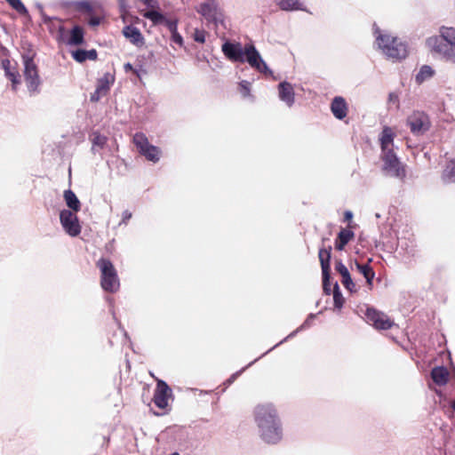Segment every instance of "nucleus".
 I'll return each mask as SVG.
<instances>
[{
	"label": "nucleus",
	"mask_w": 455,
	"mask_h": 455,
	"mask_svg": "<svg viewBox=\"0 0 455 455\" xmlns=\"http://www.w3.org/2000/svg\"><path fill=\"white\" fill-rule=\"evenodd\" d=\"M254 418L263 441L275 444L282 439L281 422L272 404L258 405L254 410Z\"/></svg>",
	"instance_id": "nucleus-1"
},
{
	"label": "nucleus",
	"mask_w": 455,
	"mask_h": 455,
	"mask_svg": "<svg viewBox=\"0 0 455 455\" xmlns=\"http://www.w3.org/2000/svg\"><path fill=\"white\" fill-rule=\"evenodd\" d=\"M221 50L224 55L231 61L241 63L247 61L251 67L260 73L272 75V71L267 68L253 44H245L244 48H243L239 43L232 44L226 42L222 44Z\"/></svg>",
	"instance_id": "nucleus-2"
},
{
	"label": "nucleus",
	"mask_w": 455,
	"mask_h": 455,
	"mask_svg": "<svg viewBox=\"0 0 455 455\" xmlns=\"http://www.w3.org/2000/svg\"><path fill=\"white\" fill-rule=\"evenodd\" d=\"M427 45L432 52L455 62V28H441L439 35L427 38Z\"/></svg>",
	"instance_id": "nucleus-3"
},
{
	"label": "nucleus",
	"mask_w": 455,
	"mask_h": 455,
	"mask_svg": "<svg viewBox=\"0 0 455 455\" xmlns=\"http://www.w3.org/2000/svg\"><path fill=\"white\" fill-rule=\"evenodd\" d=\"M100 270V285L105 291L116 292L120 286L116 269L108 259L101 258L96 262Z\"/></svg>",
	"instance_id": "nucleus-4"
},
{
	"label": "nucleus",
	"mask_w": 455,
	"mask_h": 455,
	"mask_svg": "<svg viewBox=\"0 0 455 455\" xmlns=\"http://www.w3.org/2000/svg\"><path fill=\"white\" fill-rule=\"evenodd\" d=\"M378 44L383 52L391 59L403 60L408 54L407 45L399 38L387 34L379 35Z\"/></svg>",
	"instance_id": "nucleus-5"
},
{
	"label": "nucleus",
	"mask_w": 455,
	"mask_h": 455,
	"mask_svg": "<svg viewBox=\"0 0 455 455\" xmlns=\"http://www.w3.org/2000/svg\"><path fill=\"white\" fill-rule=\"evenodd\" d=\"M35 55L36 53L32 52L22 55L24 64L23 76L28 90L30 93L38 92L41 84L38 68L34 62Z\"/></svg>",
	"instance_id": "nucleus-6"
},
{
	"label": "nucleus",
	"mask_w": 455,
	"mask_h": 455,
	"mask_svg": "<svg viewBox=\"0 0 455 455\" xmlns=\"http://www.w3.org/2000/svg\"><path fill=\"white\" fill-rule=\"evenodd\" d=\"M380 159L383 162L382 170L387 175L400 180L406 176L404 165L399 161L394 150L382 152Z\"/></svg>",
	"instance_id": "nucleus-7"
},
{
	"label": "nucleus",
	"mask_w": 455,
	"mask_h": 455,
	"mask_svg": "<svg viewBox=\"0 0 455 455\" xmlns=\"http://www.w3.org/2000/svg\"><path fill=\"white\" fill-rule=\"evenodd\" d=\"M132 141L139 153L146 157L147 160L157 163L160 159V149L148 142L147 136L142 132L134 134Z\"/></svg>",
	"instance_id": "nucleus-8"
},
{
	"label": "nucleus",
	"mask_w": 455,
	"mask_h": 455,
	"mask_svg": "<svg viewBox=\"0 0 455 455\" xmlns=\"http://www.w3.org/2000/svg\"><path fill=\"white\" fill-rule=\"evenodd\" d=\"M331 246L319 250L318 258L322 267L323 288V291L328 295L332 291L331 288Z\"/></svg>",
	"instance_id": "nucleus-9"
},
{
	"label": "nucleus",
	"mask_w": 455,
	"mask_h": 455,
	"mask_svg": "<svg viewBox=\"0 0 455 455\" xmlns=\"http://www.w3.org/2000/svg\"><path fill=\"white\" fill-rule=\"evenodd\" d=\"M365 317L369 323L379 331L391 329L395 323L387 315L373 307H368L365 311Z\"/></svg>",
	"instance_id": "nucleus-10"
},
{
	"label": "nucleus",
	"mask_w": 455,
	"mask_h": 455,
	"mask_svg": "<svg viewBox=\"0 0 455 455\" xmlns=\"http://www.w3.org/2000/svg\"><path fill=\"white\" fill-rule=\"evenodd\" d=\"M407 125L414 135L423 134L430 128V121L424 112L414 111L407 117Z\"/></svg>",
	"instance_id": "nucleus-11"
},
{
	"label": "nucleus",
	"mask_w": 455,
	"mask_h": 455,
	"mask_svg": "<svg viewBox=\"0 0 455 455\" xmlns=\"http://www.w3.org/2000/svg\"><path fill=\"white\" fill-rule=\"evenodd\" d=\"M76 213L69 210H62L60 213L61 226L70 236H77L81 233V226Z\"/></svg>",
	"instance_id": "nucleus-12"
},
{
	"label": "nucleus",
	"mask_w": 455,
	"mask_h": 455,
	"mask_svg": "<svg viewBox=\"0 0 455 455\" xmlns=\"http://www.w3.org/2000/svg\"><path fill=\"white\" fill-rule=\"evenodd\" d=\"M172 395V390L164 380H158L155 390L153 402L161 410L168 406V400Z\"/></svg>",
	"instance_id": "nucleus-13"
},
{
	"label": "nucleus",
	"mask_w": 455,
	"mask_h": 455,
	"mask_svg": "<svg viewBox=\"0 0 455 455\" xmlns=\"http://www.w3.org/2000/svg\"><path fill=\"white\" fill-rule=\"evenodd\" d=\"M197 12L204 16L208 21H218L221 19L222 14L218 8L215 0H207L199 5Z\"/></svg>",
	"instance_id": "nucleus-14"
},
{
	"label": "nucleus",
	"mask_w": 455,
	"mask_h": 455,
	"mask_svg": "<svg viewBox=\"0 0 455 455\" xmlns=\"http://www.w3.org/2000/svg\"><path fill=\"white\" fill-rule=\"evenodd\" d=\"M2 68L4 70L5 76L12 82V88L17 91L20 84V75L16 66H12L10 60L4 59L1 62Z\"/></svg>",
	"instance_id": "nucleus-15"
},
{
	"label": "nucleus",
	"mask_w": 455,
	"mask_h": 455,
	"mask_svg": "<svg viewBox=\"0 0 455 455\" xmlns=\"http://www.w3.org/2000/svg\"><path fill=\"white\" fill-rule=\"evenodd\" d=\"M335 270L341 276V283L344 287L350 292L356 291V285L353 282L347 267L342 263L341 260L335 261Z\"/></svg>",
	"instance_id": "nucleus-16"
},
{
	"label": "nucleus",
	"mask_w": 455,
	"mask_h": 455,
	"mask_svg": "<svg viewBox=\"0 0 455 455\" xmlns=\"http://www.w3.org/2000/svg\"><path fill=\"white\" fill-rule=\"evenodd\" d=\"M395 138V132H394L393 128L385 126L379 138L381 153L394 150Z\"/></svg>",
	"instance_id": "nucleus-17"
},
{
	"label": "nucleus",
	"mask_w": 455,
	"mask_h": 455,
	"mask_svg": "<svg viewBox=\"0 0 455 455\" xmlns=\"http://www.w3.org/2000/svg\"><path fill=\"white\" fill-rule=\"evenodd\" d=\"M331 111L337 119L343 120L348 112L345 99L340 96L335 97L331 103Z\"/></svg>",
	"instance_id": "nucleus-18"
},
{
	"label": "nucleus",
	"mask_w": 455,
	"mask_h": 455,
	"mask_svg": "<svg viewBox=\"0 0 455 455\" xmlns=\"http://www.w3.org/2000/svg\"><path fill=\"white\" fill-rule=\"evenodd\" d=\"M123 34L132 44L138 47H141L145 43L141 32L136 27L125 26Z\"/></svg>",
	"instance_id": "nucleus-19"
},
{
	"label": "nucleus",
	"mask_w": 455,
	"mask_h": 455,
	"mask_svg": "<svg viewBox=\"0 0 455 455\" xmlns=\"http://www.w3.org/2000/svg\"><path fill=\"white\" fill-rule=\"evenodd\" d=\"M279 97L288 106L294 103V90L292 85L288 82H282L278 85Z\"/></svg>",
	"instance_id": "nucleus-20"
},
{
	"label": "nucleus",
	"mask_w": 455,
	"mask_h": 455,
	"mask_svg": "<svg viewBox=\"0 0 455 455\" xmlns=\"http://www.w3.org/2000/svg\"><path fill=\"white\" fill-rule=\"evenodd\" d=\"M355 234L352 230L342 228L335 239V249L338 251L344 250L345 246L354 238Z\"/></svg>",
	"instance_id": "nucleus-21"
},
{
	"label": "nucleus",
	"mask_w": 455,
	"mask_h": 455,
	"mask_svg": "<svg viewBox=\"0 0 455 455\" xmlns=\"http://www.w3.org/2000/svg\"><path fill=\"white\" fill-rule=\"evenodd\" d=\"M431 378L438 386H444L449 380V371L443 366L435 367L431 371Z\"/></svg>",
	"instance_id": "nucleus-22"
},
{
	"label": "nucleus",
	"mask_w": 455,
	"mask_h": 455,
	"mask_svg": "<svg viewBox=\"0 0 455 455\" xmlns=\"http://www.w3.org/2000/svg\"><path fill=\"white\" fill-rule=\"evenodd\" d=\"M357 271L363 275L370 289L372 288L375 272L369 264L355 262Z\"/></svg>",
	"instance_id": "nucleus-23"
},
{
	"label": "nucleus",
	"mask_w": 455,
	"mask_h": 455,
	"mask_svg": "<svg viewBox=\"0 0 455 455\" xmlns=\"http://www.w3.org/2000/svg\"><path fill=\"white\" fill-rule=\"evenodd\" d=\"M63 196L67 206L74 212H78L81 210V203L72 190H65Z\"/></svg>",
	"instance_id": "nucleus-24"
},
{
	"label": "nucleus",
	"mask_w": 455,
	"mask_h": 455,
	"mask_svg": "<svg viewBox=\"0 0 455 455\" xmlns=\"http://www.w3.org/2000/svg\"><path fill=\"white\" fill-rule=\"evenodd\" d=\"M84 30L81 26H75L70 31L68 43L71 45H81L84 42Z\"/></svg>",
	"instance_id": "nucleus-25"
},
{
	"label": "nucleus",
	"mask_w": 455,
	"mask_h": 455,
	"mask_svg": "<svg viewBox=\"0 0 455 455\" xmlns=\"http://www.w3.org/2000/svg\"><path fill=\"white\" fill-rule=\"evenodd\" d=\"M73 58L78 62H84L86 60H96L97 59V52L95 50L85 51V50H76L73 52Z\"/></svg>",
	"instance_id": "nucleus-26"
},
{
	"label": "nucleus",
	"mask_w": 455,
	"mask_h": 455,
	"mask_svg": "<svg viewBox=\"0 0 455 455\" xmlns=\"http://www.w3.org/2000/svg\"><path fill=\"white\" fill-rule=\"evenodd\" d=\"M442 179L445 182L455 181V160L451 161L443 170Z\"/></svg>",
	"instance_id": "nucleus-27"
},
{
	"label": "nucleus",
	"mask_w": 455,
	"mask_h": 455,
	"mask_svg": "<svg viewBox=\"0 0 455 455\" xmlns=\"http://www.w3.org/2000/svg\"><path fill=\"white\" fill-rule=\"evenodd\" d=\"M276 4L283 11H292L299 9V0H275Z\"/></svg>",
	"instance_id": "nucleus-28"
},
{
	"label": "nucleus",
	"mask_w": 455,
	"mask_h": 455,
	"mask_svg": "<svg viewBox=\"0 0 455 455\" xmlns=\"http://www.w3.org/2000/svg\"><path fill=\"white\" fill-rule=\"evenodd\" d=\"M143 16L146 19L150 20L154 25L163 24L164 21H166L165 17L156 11H148L143 14Z\"/></svg>",
	"instance_id": "nucleus-29"
},
{
	"label": "nucleus",
	"mask_w": 455,
	"mask_h": 455,
	"mask_svg": "<svg viewBox=\"0 0 455 455\" xmlns=\"http://www.w3.org/2000/svg\"><path fill=\"white\" fill-rule=\"evenodd\" d=\"M332 294H333V300H334L335 307L341 308L343 307L345 299H344L342 293L339 290V286L338 283H335L333 284Z\"/></svg>",
	"instance_id": "nucleus-30"
},
{
	"label": "nucleus",
	"mask_w": 455,
	"mask_h": 455,
	"mask_svg": "<svg viewBox=\"0 0 455 455\" xmlns=\"http://www.w3.org/2000/svg\"><path fill=\"white\" fill-rule=\"evenodd\" d=\"M91 140L93 146L103 148L108 141V138L100 134L99 132H93L91 135Z\"/></svg>",
	"instance_id": "nucleus-31"
},
{
	"label": "nucleus",
	"mask_w": 455,
	"mask_h": 455,
	"mask_svg": "<svg viewBox=\"0 0 455 455\" xmlns=\"http://www.w3.org/2000/svg\"><path fill=\"white\" fill-rule=\"evenodd\" d=\"M434 74L433 69L429 66H423L418 75L416 76V81L418 83H422L426 79L431 77Z\"/></svg>",
	"instance_id": "nucleus-32"
},
{
	"label": "nucleus",
	"mask_w": 455,
	"mask_h": 455,
	"mask_svg": "<svg viewBox=\"0 0 455 455\" xmlns=\"http://www.w3.org/2000/svg\"><path fill=\"white\" fill-rule=\"evenodd\" d=\"M109 88L110 86L108 77V76H105L98 81L96 93L101 92L102 94L106 95L109 91Z\"/></svg>",
	"instance_id": "nucleus-33"
},
{
	"label": "nucleus",
	"mask_w": 455,
	"mask_h": 455,
	"mask_svg": "<svg viewBox=\"0 0 455 455\" xmlns=\"http://www.w3.org/2000/svg\"><path fill=\"white\" fill-rule=\"evenodd\" d=\"M17 12L25 15L28 14V10L20 0H5Z\"/></svg>",
	"instance_id": "nucleus-34"
},
{
	"label": "nucleus",
	"mask_w": 455,
	"mask_h": 455,
	"mask_svg": "<svg viewBox=\"0 0 455 455\" xmlns=\"http://www.w3.org/2000/svg\"><path fill=\"white\" fill-rule=\"evenodd\" d=\"M239 91L243 98L251 95L250 83L247 81H242L239 84Z\"/></svg>",
	"instance_id": "nucleus-35"
},
{
	"label": "nucleus",
	"mask_w": 455,
	"mask_h": 455,
	"mask_svg": "<svg viewBox=\"0 0 455 455\" xmlns=\"http://www.w3.org/2000/svg\"><path fill=\"white\" fill-rule=\"evenodd\" d=\"M193 38L196 42L204 44L205 42V31L201 29H195Z\"/></svg>",
	"instance_id": "nucleus-36"
},
{
	"label": "nucleus",
	"mask_w": 455,
	"mask_h": 455,
	"mask_svg": "<svg viewBox=\"0 0 455 455\" xmlns=\"http://www.w3.org/2000/svg\"><path fill=\"white\" fill-rule=\"evenodd\" d=\"M172 41L173 43L179 44L180 46L183 45V38L179 34L178 30H176L175 32H172Z\"/></svg>",
	"instance_id": "nucleus-37"
},
{
	"label": "nucleus",
	"mask_w": 455,
	"mask_h": 455,
	"mask_svg": "<svg viewBox=\"0 0 455 455\" xmlns=\"http://www.w3.org/2000/svg\"><path fill=\"white\" fill-rule=\"evenodd\" d=\"M77 8L86 13H91L92 11V6L87 2L79 3Z\"/></svg>",
	"instance_id": "nucleus-38"
},
{
	"label": "nucleus",
	"mask_w": 455,
	"mask_h": 455,
	"mask_svg": "<svg viewBox=\"0 0 455 455\" xmlns=\"http://www.w3.org/2000/svg\"><path fill=\"white\" fill-rule=\"evenodd\" d=\"M164 23L166 25V27L169 28L172 34V32H175L177 30L176 21L166 20V21H164Z\"/></svg>",
	"instance_id": "nucleus-39"
},
{
	"label": "nucleus",
	"mask_w": 455,
	"mask_h": 455,
	"mask_svg": "<svg viewBox=\"0 0 455 455\" xmlns=\"http://www.w3.org/2000/svg\"><path fill=\"white\" fill-rule=\"evenodd\" d=\"M101 21V18L98 17V16H92L89 20H88V24L92 27H95V26H98Z\"/></svg>",
	"instance_id": "nucleus-40"
},
{
	"label": "nucleus",
	"mask_w": 455,
	"mask_h": 455,
	"mask_svg": "<svg viewBox=\"0 0 455 455\" xmlns=\"http://www.w3.org/2000/svg\"><path fill=\"white\" fill-rule=\"evenodd\" d=\"M132 218V212H130L129 211H124L123 212V219H122V223L124 224H127L129 220Z\"/></svg>",
	"instance_id": "nucleus-41"
},
{
	"label": "nucleus",
	"mask_w": 455,
	"mask_h": 455,
	"mask_svg": "<svg viewBox=\"0 0 455 455\" xmlns=\"http://www.w3.org/2000/svg\"><path fill=\"white\" fill-rule=\"evenodd\" d=\"M388 100H389L390 102H393V103H395V104L399 103L398 95L395 94V92L389 93Z\"/></svg>",
	"instance_id": "nucleus-42"
},
{
	"label": "nucleus",
	"mask_w": 455,
	"mask_h": 455,
	"mask_svg": "<svg viewBox=\"0 0 455 455\" xmlns=\"http://www.w3.org/2000/svg\"><path fill=\"white\" fill-rule=\"evenodd\" d=\"M104 96L101 92L96 93V91L92 94L91 100L92 101H98L100 97Z\"/></svg>",
	"instance_id": "nucleus-43"
},
{
	"label": "nucleus",
	"mask_w": 455,
	"mask_h": 455,
	"mask_svg": "<svg viewBox=\"0 0 455 455\" xmlns=\"http://www.w3.org/2000/svg\"><path fill=\"white\" fill-rule=\"evenodd\" d=\"M124 70L127 71H132L133 73L137 74V71L133 69L132 65L131 63H126L124 66Z\"/></svg>",
	"instance_id": "nucleus-44"
},
{
	"label": "nucleus",
	"mask_w": 455,
	"mask_h": 455,
	"mask_svg": "<svg viewBox=\"0 0 455 455\" xmlns=\"http://www.w3.org/2000/svg\"><path fill=\"white\" fill-rule=\"evenodd\" d=\"M352 218H353V214L351 212L347 211L345 212V214H344L345 220L349 221L352 220Z\"/></svg>",
	"instance_id": "nucleus-45"
},
{
	"label": "nucleus",
	"mask_w": 455,
	"mask_h": 455,
	"mask_svg": "<svg viewBox=\"0 0 455 455\" xmlns=\"http://www.w3.org/2000/svg\"><path fill=\"white\" fill-rule=\"evenodd\" d=\"M59 31H60V34H62L64 32V27L63 26H60Z\"/></svg>",
	"instance_id": "nucleus-46"
},
{
	"label": "nucleus",
	"mask_w": 455,
	"mask_h": 455,
	"mask_svg": "<svg viewBox=\"0 0 455 455\" xmlns=\"http://www.w3.org/2000/svg\"><path fill=\"white\" fill-rule=\"evenodd\" d=\"M451 407H452L453 411H455V400L453 401Z\"/></svg>",
	"instance_id": "nucleus-47"
},
{
	"label": "nucleus",
	"mask_w": 455,
	"mask_h": 455,
	"mask_svg": "<svg viewBox=\"0 0 455 455\" xmlns=\"http://www.w3.org/2000/svg\"><path fill=\"white\" fill-rule=\"evenodd\" d=\"M119 1L123 4L125 0H119Z\"/></svg>",
	"instance_id": "nucleus-48"
}]
</instances>
